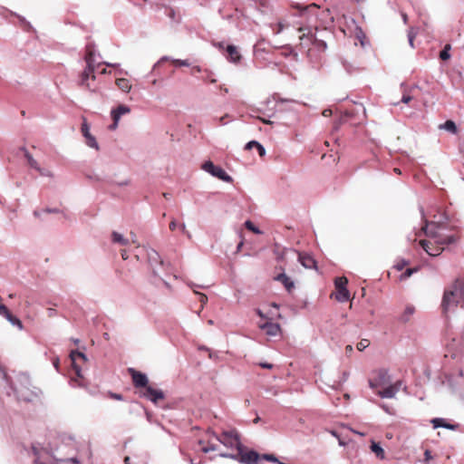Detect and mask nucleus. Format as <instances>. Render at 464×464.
Here are the masks:
<instances>
[{
	"label": "nucleus",
	"instance_id": "f257e3e1",
	"mask_svg": "<svg viewBox=\"0 0 464 464\" xmlns=\"http://www.w3.org/2000/svg\"><path fill=\"white\" fill-rule=\"evenodd\" d=\"M433 218L434 219L430 222L425 220V226L421 228V231L433 241L422 239L419 244L429 256H437L442 253L445 246L456 243L460 238V235L459 231L451 235L443 233L444 225L448 220V217L444 213H441L439 218L436 216Z\"/></svg>",
	"mask_w": 464,
	"mask_h": 464
},
{
	"label": "nucleus",
	"instance_id": "f03ea898",
	"mask_svg": "<svg viewBox=\"0 0 464 464\" xmlns=\"http://www.w3.org/2000/svg\"><path fill=\"white\" fill-rule=\"evenodd\" d=\"M460 304L464 307V278H457L454 283L445 290L441 309L442 313L447 315L448 313Z\"/></svg>",
	"mask_w": 464,
	"mask_h": 464
},
{
	"label": "nucleus",
	"instance_id": "7ed1b4c3",
	"mask_svg": "<svg viewBox=\"0 0 464 464\" xmlns=\"http://www.w3.org/2000/svg\"><path fill=\"white\" fill-rule=\"evenodd\" d=\"M297 30L299 33H302L299 36L301 47H308L307 55L311 59L318 61L321 60V56L317 55L315 53H324L327 48L326 43L323 40L316 39L310 30H308L307 33H304V30L306 29L302 26L298 27Z\"/></svg>",
	"mask_w": 464,
	"mask_h": 464
},
{
	"label": "nucleus",
	"instance_id": "20e7f679",
	"mask_svg": "<svg viewBox=\"0 0 464 464\" xmlns=\"http://www.w3.org/2000/svg\"><path fill=\"white\" fill-rule=\"evenodd\" d=\"M0 371L3 375V379L5 382L6 385L10 389V392H7L8 395L14 394L17 401H22L24 402H31L35 398H39L42 393L41 390L37 387H32L31 389H19L15 382H13L12 378L7 374L5 370L0 366Z\"/></svg>",
	"mask_w": 464,
	"mask_h": 464
},
{
	"label": "nucleus",
	"instance_id": "39448f33",
	"mask_svg": "<svg viewBox=\"0 0 464 464\" xmlns=\"http://www.w3.org/2000/svg\"><path fill=\"white\" fill-rule=\"evenodd\" d=\"M86 66L84 70L80 74V79L78 84L81 87H86L90 91H94L92 89L89 80H95L96 76L94 74L95 72V59H94V51L91 44L86 45V55H85Z\"/></svg>",
	"mask_w": 464,
	"mask_h": 464
},
{
	"label": "nucleus",
	"instance_id": "423d86ee",
	"mask_svg": "<svg viewBox=\"0 0 464 464\" xmlns=\"http://www.w3.org/2000/svg\"><path fill=\"white\" fill-rule=\"evenodd\" d=\"M147 257L151 269V276L153 277L151 282L153 284L161 283L167 285V283L162 279V276L167 273L168 265L163 262L160 255L155 250L147 252Z\"/></svg>",
	"mask_w": 464,
	"mask_h": 464
},
{
	"label": "nucleus",
	"instance_id": "0eeeda50",
	"mask_svg": "<svg viewBox=\"0 0 464 464\" xmlns=\"http://www.w3.org/2000/svg\"><path fill=\"white\" fill-rule=\"evenodd\" d=\"M81 359L84 362L88 361L87 355L80 351V350H72L70 353V362L71 367L73 372L76 375V378H71L70 384L73 387H83L84 383L82 382L84 378L82 375V367L77 363V360Z\"/></svg>",
	"mask_w": 464,
	"mask_h": 464
},
{
	"label": "nucleus",
	"instance_id": "6e6552de",
	"mask_svg": "<svg viewBox=\"0 0 464 464\" xmlns=\"http://www.w3.org/2000/svg\"><path fill=\"white\" fill-rule=\"evenodd\" d=\"M213 437L226 448L235 450L236 451L240 450L242 445L239 434L236 430H224L219 435L213 434Z\"/></svg>",
	"mask_w": 464,
	"mask_h": 464
},
{
	"label": "nucleus",
	"instance_id": "1a4fd4ad",
	"mask_svg": "<svg viewBox=\"0 0 464 464\" xmlns=\"http://www.w3.org/2000/svg\"><path fill=\"white\" fill-rule=\"evenodd\" d=\"M220 456L238 460L244 464H256L260 459V455L255 450L245 452L243 445L240 446V450H237L236 453H220Z\"/></svg>",
	"mask_w": 464,
	"mask_h": 464
},
{
	"label": "nucleus",
	"instance_id": "9d476101",
	"mask_svg": "<svg viewBox=\"0 0 464 464\" xmlns=\"http://www.w3.org/2000/svg\"><path fill=\"white\" fill-rule=\"evenodd\" d=\"M147 400L150 401L156 406L166 409L168 407V400L166 393L161 390L155 388L147 382Z\"/></svg>",
	"mask_w": 464,
	"mask_h": 464
},
{
	"label": "nucleus",
	"instance_id": "9b49d317",
	"mask_svg": "<svg viewBox=\"0 0 464 464\" xmlns=\"http://www.w3.org/2000/svg\"><path fill=\"white\" fill-rule=\"evenodd\" d=\"M348 279L345 276L337 277L334 280V285L336 289L335 299L338 302L343 303L349 300L350 294L346 286Z\"/></svg>",
	"mask_w": 464,
	"mask_h": 464
},
{
	"label": "nucleus",
	"instance_id": "f8f14e48",
	"mask_svg": "<svg viewBox=\"0 0 464 464\" xmlns=\"http://www.w3.org/2000/svg\"><path fill=\"white\" fill-rule=\"evenodd\" d=\"M127 372L131 377L133 385L140 389L139 396L145 397V372L137 371L132 367H129Z\"/></svg>",
	"mask_w": 464,
	"mask_h": 464
},
{
	"label": "nucleus",
	"instance_id": "ddd939ff",
	"mask_svg": "<svg viewBox=\"0 0 464 464\" xmlns=\"http://www.w3.org/2000/svg\"><path fill=\"white\" fill-rule=\"evenodd\" d=\"M202 169L210 173L212 176L218 178L221 180L229 182L232 180L231 177L220 167L214 165L210 160L206 161L202 165Z\"/></svg>",
	"mask_w": 464,
	"mask_h": 464
},
{
	"label": "nucleus",
	"instance_id": "4468645a",
	"mask_svg": "<svg viewBox=\"0 0 464 464\" xmlns=\"http://www.w3.org/2000/svg\"><path fill=\"white\" fill-rule=\"evenodd\" d=\"M291 9L296 10L298 13L295 14L301 17H306L307 19L311 14L316 15V11L319 6L316 4L304 5L300 3H292L290 5Z\"/></svg>",
	"mask_w": 464,
	"mask_h": 464
},
{
	"label": "nucleus",
	"instance_id": "2eb2a0df",
	"mask_svg": "<svg viewBox=\"0 0 464 464\" xmlns=\"http://www.w3.org/2000/svg\"><path fill=\"white\" fill-rule=\"evenodd\" d=\"M81 131L82 136L85 139L86 145L90 148L95 149L96 150H99V144L96 140V138L90 132V125L88 124L87 121L84 119L83 122L82 123Z\"/></svg>",
	"mask_w": 464,
	"mask_h": 464
},
{
	"label": "nucleus",
	"instance_id": "dca6fc26",
	"mask_svg": "<svg viewBox=\"0 0 464 464\" xmlns=\"http://www.w3.org/2000/svg\"><path fill=\"white\" fill-rule=\"evenodd\" d=\"M214 432H208V440L205 445V440H199V444L202 445V451L204 452H209V451H217L218 450V445L216 443V440L213 437Z\"/></svg>",
	"mask_w": 464,
	"mask_h": 464
},
{
	"label": "nucleus",
	"instance_id": "f3484780",
	"mask_svg": "<svg viewBox=\"0 0 464 464\" xmlns=\"http://www.w3.org/2000/svg\"><path fill=\"white\" fill-rule=\"evenodd\" d=\"M298 260L304 267L308 269H316V261L310 254L298 252Z\"/></svg>",
	"mask_w": 464,
	"mask_h": 464
},
{
	"label": "nucleus",
	"instance_id": "a211bd4d",
	"mask_svg": "<svg viewBox=\"0 0 464 464\" xmlns=\"http://www.w3.org/2000/svg\"><path fill=\"white\" fill-rule=\"evenodd\" d=\"M389 376L386 371L380 370L377 372V377L369 381L370 387L374 389L378 386L384 385L388 382Z\"/></svg>",
	"mask_w": 464,
	"mask_h": 464
},
{
	"label": "nucleus",
	"instance_id": "6ab92c4d",
	"mask_svg": "<svg viewBox=\"0 0 464 464\" xmlns=\"http://www.w3.org/2000/svg\"><path fill=\"white\" fill-rule=\"evenodd\" d=\"M15 384L19 389H25V390L31 389L32 383H31V379H30L29 374L26 372H19L16 375V383Z\"/></svg>",
	"mask_w": 464,
	"mask_h": 464
},
{
	"label": "nucleus",
	"instance_id": "aec40b11",
	"mask_svg": "<svg viewBox=\"0 0 464 464\" xmlns=\"http://www.w3.org/2000/svg\"><path fill=\"white\" fill-rule=\"evenodd\" d=\"M401 384V382H397L396 383L388 386L382 391H379L377 393L382 398H393L400 390Z\"/></svg>",
	"mask_w": 464,
	"mask_h": 464
},
{
	"label": "nucleus",
	"instance_id": "412c9836",
	"mask_svg": "<svg viewBox=\"0 0 464 464\" xmlns=\"http://www.w3.org/2000/svg\"><path fill=\"white\" fill-rule=\"evenodd\" d=\"M431 423L434 429L437 428H446L448 430H455L459 428L458 424H451L446 421V420L441 418H435L431 420Z\"/></svg>",
	"mask_w": 464,
	"mask_h": 464
},
{
	"label": "nucleus",
	"instance_id": "4be33fe9",
	"mask_svg": "<svg viewBox=\"0 0 464 464\" xmlns=\"http://www.w3.org/2000/svg\"><path fill=\"white\" fill-rule=\"evenodd\" d=\"M130 111V109L128 105L121 104L111 109V117L120 121L122 115L129 113Z\"/></svg>",
	"mask_w": 464,
	"mask_h": 464
},
{
	"label": "nucleus",
	"instance_id": "5701e85b",
	"mask_svg": "<svg viewBox=\"0 0 464 464\" xmlns=\"http://www.w3.org/2000/svg\"><path fill=\"white\" fill-rule=\"evenodd\" d=\"M11 14L13 16H15L19 20L20 25L24 31L28 32V33H35L36 32L35 29L31 24V23L29 21H27L24 16L20 15L19 14H17L15 12H11Z\"/></svg>",
	"mask_w": 464,
	"mask_h": 464
},
{
	"label": "nucleus",
	"instance_id": "b1692460",
	"mask_svg": "<svg viewBox=\"0 0 464 464\" xmlns=\"http://www.w3.org/2000/svg\"><path fill=\"white\" fill-rule=\"evenodd\" d=\"M260 328L270 336H276L280 332V326L275 323H266L260 325Z\"/></svg>",
	"mask_w": 464,
	"mask_h": 464
},
{
	"label": "nucleus",
	"instance_id": "393cba45",
	"mask_svg": "<svg viewBox=\"0 0 464 464\" xmlns=\"http://www.w3.org/2000/svg\"><path fill=\"white\" fill-rule=\"evenodd\" d=\"M275 280L280 282L288 292H291V290L295 287L294 282L292 279L287 276L285 273L278 274Z\"/></svg>",
	"mask_w": 464,
	"mask_h": 464
},
{
	"label": "nucleus",
	"instance_id": "a878e982",
	"mask_svg": "<svg viewBox=\"0 0 464 464\" xmlns=\"http://www.w3.org/2000/svg\"><path fill=\"white\" fill-rule=\"evenodd\" d=\"M130 402L129 412L130 414L140 415L142 411L145 412V406L135 400H128Z\"/></svg>",
	"mask_w": 464,
	"mask_h": 464
},
{
	"label": "nucleus",
	"instance_id": "bb28decb",
	"mask_svg": "<svg viewBox=\"0 0 464 464\" xmlns=\"http://www.w3.org/2000/svg\"><path fill=\"white\" fill-rule=\"evenodd\" d=\"M111 240L113 244L125 246L129 244V239L126 238L121 233L112 231L111 234Z\"/></svg>",
	"mask_w": 464,
	"mask_h": 464
},
{
	"label": "nucleus",
	"instance_id": "cd10ccee",
	"mask_svg": "<svg viewBox=\"0 0 464 464\" xmlns=\"http://www.w3.org/2000/svg\"><path fill=\"white\" fill-rule=\"evenodd\" d=\"M371 450L373 452L379 459H384L386 458L384 450L381 447V445L374 440L371 441Z\"/></svg>",
	"mask_w": 464,
	"mask_h": 464
},
{
	"label": "nucleus",
	"instance_id": "c85d7f7f",
	"mask_svg": "<svg viewBox=\"0 0 464 464\" xmlns=\"http://www.w3.org/2000/svg\"><path fill=\"white\" fill-rule=\"evenodd\" d=\"M439 129L445 130L452 134H456L458 132V128L455 122L451 120H448L443 124H440Z\"/></svg>",
	"mask_w": 464,
	"mask_h": 464
},
{
	"label": "nucleus",
	"instance_id": "c756f323",
	"mask_svg": "<svg viewBox=\"0 0 464 464\" xmlns=\"http://www.w3.org/2000/svg\"><path fill=\"white\" fill-rule=\"evenodd\" d=\"M116 85L123 92H129L131 89L129 80L125 78H118L116 80Z\"/></svg>",
	"mask_w": 464,
	"mask_h": 464
},
{
	"label": "nucleus",
	"instance_id": "7c9ffc66",
	"mask_svg": "<svg viewBox=\"0 0 464 464\" xmlns=\"http://www.w3.org/2000/svg\"><path fill=\"white\" fill-rule=\"evenodd\" d=\"M21 150L24 152V158L27 160V163L32 169H38V162L34 159L32 154L26 150L25 147H22Z\"/></svg>",
	"mask_w": 464,
	"mask_h": 464
},
{
	"label": "nucleus",
	"instance_id": "2f4dec72",
	"mask_svg": "<svg viewBox=\"0 0 464 464\" xmlns=\"http://www.w3.org/2000/svg\"><path fill=\"white\" fill-rule=\"evenodd\" d=\"M254 147L257 149V151H258V154L260 157H264L266 155L265 148L259 142H257L256 140H251V141L247 142L245 149L251 150Z\"/></svg>",
	"mask_w": 464,
	"mask_h": 464
},
{
	"label": "nucleus",
	"instance_id": "473e14b6",
	"mask_svg": "<svg viewBox=\"0 0 464 464\" xmlns=\"http://www.w3.org/2000/svg\"><path fill=\"white\" fill-rule=\"evenodd\" d=\"M5 319L13 325L18 327L20 330L23 329L22 321L11 312L6 314Z\"/></svg>",
	"mask_w": 464,
	"mask_h": 464
},
{
	"label": "nucleus",
	"instance_id": "72a5a7b5",
	"mask_svg": "<svg viewBox=\"0 0 464 464\" xmlns=\"http://www.w3.org/2000/svg\"><path fill=\"white\" fill-rule=\"evenodd\" d=\"M227 52L228 53L229 58L231 59V61L237 62L240 59V54L236 46L228 45L227 48Z\"/></svg>",
	"mask_w": 464,
	"mask_h": 464
},
{
	"label": "nucleus",
	"instance_id": "f704fd0d",
	"mask_svg": "<svg viewBox=\"0 0 464 464\" xmlns=\"http://www.w3.org/2000/svg\"><path fill=\"white\" fill-rule=\"evenodd\" d=\"M451 49L450 44H446L442 51L440 53V58L443 61H447L450 58V51Z\"/></svg>",
	"mask_w": 464,
	"mask_h": 464
},
{
	"label": "nucleus",
	"instance_id": "c9c22d12",
	"mask_svg": "<svg viewBox=\"0 0 464 464\" xmlns=\"http://www.w3.org/2000/svg\"><path fill=\"white\" fill-rule=\"evenodd\" d=\"M108 397L110 399L116 400V401H128L127 397L123 396L121 393H117V392H108Z\"/></svg>",
	"mask_w": 464,
	"mask_h": 464
},
{
	"label": "nucleus",
	"instance_id": "e433bc0d",
	"mask_svg": "<svg viewBox=\"0 0 464 464\" xmlns=\"http://www.w3.org/2000/svg\"><path fill=\"white\" fill-rule=\"evenodd\" d=\"M245 227H246L248 230L252 231V232H253V233H255V234H261V233H262V232H261V230H260L258 227H256L254 225V223H253L252 221H250V220L246 221V223H245Z\"/></svg>",
	"mask_w": 464,
	"mask_h": 464
},
{
	"label": "nucleus",
	"instance_id": "4c0bfd02",
	"mask_svg": "<svg viewBox=\"0 0 464 464\" xmlns=\"http://www.w3.org/2000/svg\"><path fill=\"white\" fill-rule=\"evenodd\" d=\"M285 27H287V24H285L283 22H278L273 26V31L276 34H280Z\"/></svg>",
	"mask_w": 464,
	"mask_h": 464
},
{
	"label": "nucleus",
	"instance_id": "58836bf2",
	"mask_svg": "<svg viewBox=\"0 0 464 464\" xmlns=\"http://www.w3.org/2000/svg\"><path fill=\"white\" fill-rule=\"evenodd\" d=\"M418 271V268L415 267V268H407L401 275V280H404V279H407L408 277H410L413 273L417 272Z\"/></svg>",
	"mask_w": 464,
	"mask_h": 464
},
{
	"label": "nucleus",
	"instance_id": "ea45409f",
	"mask_svg": "<svg viewBox=\"0 0 464 464\" xmlns=\"http://www.w3.org/2000/svg\"><path fill=\"white\" fill-rule=\"evenodd\" d=\"M370 345V341L368 339H362L356 345L359 351H363Z\"/></svg>",
	"mask_w": 464,
	"mask_h": 464
},
{
	"label": "nucleus",
	"instance_id": "a19ab883",
	"mask_svg": "<svg viewBox=\"0 0 464 464\" xmlns=\"http://www.w3.org/2000/svg\"><path fill=\"white\" fill-rule=\"evenodd\" d=\"M42 211L44 213H47V214H58V213H61L62 210L60 208H45L44 209H42Z\"/></svg>",
	"mask_w": 464,
	"mask_h": 464
},
{
	"label": "nucleus",
	"instance_id": "79ce46f5",
	"mask_svg": "<svg viewBox=\"0 0 464 464\" xmlns=\"http://www.w3.org/2000/svg\"><path fill=\"white\" fill-rule=\"evenodd\" d=\"M36 171L40 173L41 176L44 177H52V173L50 170L41 168L40 165H38V169H34Z\"/></svg>",
	"mask_w": 464,
	"mask_h": 464
},
{
	"label": "nucleus",
	"instance_id": "37998d69",
	"mask_svg": "<svg viewBox=\"0 0 464 464\" xmlns=\"http://www.w3.org/2000/svg\"><path fill=\"white\" fill-rule=\"evenodd\" d=\"M172 63L175 66H188L189 63L187 60H172Z\"/></svg>",
	"mask_w": 464,
	"mask_h": 464
},
{
	"label": "nucleus",
	"instance_id": "c03bdc74",
	"mask_svg": "<svg viewBox=\"0 0 464 464\" xmlns=\"http://www.w3.org/2000/svg\"><path fill=\"white\" fill-rule=\"evenodd\" d=\"M408 265V262H406L405 260H401V261H399L397 262V264L394 266V267L398 270V271H401L404 269V267Z\"/></svg>",
	"mask_w": 464,
	"mask_h": 464
},
{
	"label": "nucleus",
	"instance_id": "a18cd8bd",
	"mask_svg": "<svg viewBox=\"0 0 464 464\" xmlns=\"http://www.w3.org/2000/svg\"><path fill=\"white\" fill-rule=\"evenodd\" d=\"M9 312H10V310L8 309V307L5 304H0V315L5 317Z\"/></svg>",
	"mask_w": 464,
	"mask_h": 464
},
{
	"label": "nucleus",
	"instance_id": "49530a36",
	"mask_svg": "<svg viewBox=\"0 0 464 464\" xmlns=\"http://www.w3.org/2000/svg\"><path fill=\"white\" fill-rule=\"evenodd\" d=\"M194 293L198 294L199 295V302L201 303V305L203 306L208 302V296L202 293H198L196 290H194Z\"/></svg>",
	"mask_w": 464,
	"mask_h": 464
},
{
	"label": "nucleus",
	"instance_id": "de8ad7c7",
	"mask_svg": "<svg viewBox=\"0 0 464 464\" xmlns=\"http://www.w3.org/2000/svg\"><path fill=\"white\" fill-rule=\"evenodd\" d=\"M111 120H112V122L109 125L108 129L110 130H114L117 129L120 121L115 118H111Z\"/></svg>",
	"mask_w": 464,
	"mask_h": 464
},
{
	"label": "nucleus",
	"instance_id": "09e8293b",
	"mask_svg": "<svg viewBox=\"0 0 464 464\" xmlns=\"http://www.w3.org/2000/svg\"><path fill=\"white\" fill-rule=\"evenodd\" d=\"M432 459H433V457L431 455L430 450H426L425 452H424V461H425V463L428 464L429 461L431 460Z\"/></svg>",
	"mask_w": 464,
	"mask_h": 464
},
{
	"label": "nucleus",
	"instance_id": "8fccbe9b",
	"mask_svg": "<svg viewBox=\"0 0 464 464\" xmlns=\"http://www.w3.org/2000/svg\"><path fill=\"white\" fill-rule=\"evenodd\" d=\"M53 362V367L55 368V370H56L58 372H60L61 371H60V359H59V357H57V356H56V357H54V358L53 359V362Z\"/></svg>",
	"mask_w": 464,
	"mask_h": 464
},
{
	"label": "nucleus",
	"instance_id": "3c124183",
	"mask_svg": "<svg viewBox=\"0 0 464 464\" xmlns=\"http://www.w3.org/2000/svg\"><path fill=\"white\" fill-rule=\"evenodd\" d=\"M412 100V97L409 94H403L401 98V102L404 103H409Z\"/></svg>",
	"mask_w": 464,
	"mask_h": 464
},
{
	"label": "nucleus",
	"instance_id": "603ef678",
	"mask_svg": "<svg viewBox=\"0 0 464 464\" xmlns=\"http://www.w3.org/2000/svg\"><path fill=\"white\" fill-rule=\"evenodd\" d=\"M177 227H178V224H177L176 220H174V219L171 220L169 223V229L171 231H174L177 228Z\"/></svg>",
	"mask_w": 464,
	"mask_h": 464
},
{
	"label": "nucleus",
	"instance_id": "864d4df0",
	"mask_svg": "<svg viewBox=\"0 0 464 464\" xmlns=\"http://www.w3.org/2000/svg\"><path fill=\"white\" fill-rule=\"evenodd\" d=\"M259 365H260V367L265 368V369H272L273 368V364L268 363V362H261V363H259Z\"/></svg>",
	"mask_w": 464,
	"mask_h": 464
},
{
	"label": "nucleus",
	"instance_id": "5fc2aeb1",
	"mask_svg": "<svg viewBox=\"0 0 464 464\" xmlns=\"http://www.w3.org/2000/svg\"><path fill=\"white\" fill-rule=\"evenodd\" d=\"M67 461L74 463V464L80 463V460L77 457L69 458V459H67Z\"/></svg>",
	"mask_w": 464,
	"mask_h": 464
},
{
	"label": "nucleus",
	"instance_id": "6e6d98bb",
	"mask_svg": "<svg viewBox=\"0 0 464 464\" xmlns=\"http://www.w3.org/2000/svg\"><path fill=\"white\" fill-rule=\"evenodd\" d=\"M180 228L184 234H186L188 237H190V234L187 231L186 226L184 224L180 225Z\"/></svg>",
	"mask_w": 464,
	"mask_h": 464
},
{
	"label": "nucleus",
	"instance_id": "4d7b16f0",
	"mask_svg": "<svg viewBox=\"0 0 464 464\" xmlns=\"http://www.w3.org/2000/svg\"><path fill=\"white\" fill-rule=\"evenodd\" d=\"M121 257H122L124 260L128 259V254H127V251H126L125 249H122V250L121 251Z\"/></svg>",
	"mask_w": 464,
	"mask_h": 464
},
{
	"label": "nucleus",
	"instance_id": "13d9d810",
	"mask_svg": "<svg viewBox=\"0 0 464 464\" xmlns=\"http://www.w3.org/2000/svg\"><path fill=\"white\" fill-rule=\"evenodd\" d=\"M32 450H33V453H34V456H38L39 451H38L37 448L34 444L32 445Z\"/></svg>",
	"mask_w": 464,
	"mask_h": 464
},
{
	"label": "nucleus",
	"instance_id": "bf43d9fd",
	"mask_svg": "<svg viewBox=\"0 0 464 464\" xmlns=\"http://www.w3.org/2000/svg\"><path fill=\"white\" fill-rule=\"evenodd\" d=\"M42 212H43L42 210H34V216L35 218H40V217H41V213H42Z\"/></svg>",
	"mask_w": 464,
	"mask_h": 464
},
{
	"label": "nucleus",
	"instance_id": "052dcab7",
	"mask_svg": "<svg viewBox=\"0 0 464 464\" xmlns=\"http://www.w3.org/2000/svg\"><path fill=\"white\" fill-rule=\"evenodd\" d=\"M331 113H332L331 110H324L323 111V115L325 116V117L330 116Z\"/></svg>",
	"mask_w": 464,
	"mask_h": 464
},
{
	"label": "nucleus",
	"instance_id": "680f3d73",
	"mask_svg": "<svg viewBox=\"0 0 464 464\" xmlns=\"http://www.w3.org/2000/svg\"><path fill=\"white\" fill-rule=\"evenodd\" d=\"M414 312V308L413 307H407L406 309V313L409 314H412Z\"/></svg>",
	"mask_w": 464,
	"mask_h": 464
},
{
	"label": "nucleus",
	"instance_id": "e2e57ef3",
	"mask_svg": "<svg viewBox=\"0 0 464 464\" xmlns=\"http://www.w3.org/2000/svg\"><path fill=\"white\" fill-rule=\"evenodd\" d=\"M128 180H124V181H121V182H119L117 183L119 187H122V186H125V185H128Z\"/></svg>",
	"mask_w": 464,
	"mask_h": 464
},
{
	"label": "nucleus",
	"instance_id": "0e129e2a",
	"mask_svg": "<svg viewBox=\"0 0 464 464\" xmlns=\"http://www.w3.org/2000/svg\"><path fill=\"white\" fill-rule=\"evenodd\" d=\"M106 65L115 67V68L120 66L119 63H106Z\"/></svg>",
	"mask_w": 464,
	"mask_h": 464
},
{
	"label": "nucleus",
	"instance_id": "69168bd1",
	"mask_svg": "<svg viewBox=\"0 0 464 464\" xmlns=\"http://www.w3.org/2000/svg\"><path fill=\"white\" fill-rule=\"evenodd\" d=\"M345 350H346L347 353H351L353 351V346L352 345H347L345 347Z\"/></svg>",
	"mask_w": 464,
	"mask_h": 464
},
{
	"label": "nucleus",
	"instance_id": "338daca9",
	"mask_svg": "<svg viewBox=\"0 0 464 464\" xmlns=\"http://www.w3.org/2000/svg\"><path fill=\"white\" fill-rule=\"evenodd\" d=\"M409 41H410L411 45L412 46L413 45V36L411 34L409 35Z\"/></svg>",
	"mask_w": 464,
	"mask_h": 464
},
{
	"label": "nucleus",
	"instance_id": "774afa93",
	"mask_svg": "<svg viewBox=\"0 0 464 464\" xmlns=\"http://www.w3.org/2000/svg\"><path fill=\"white\" fill-rule=\"evenodd\" d=\"M393 170H394L395 173L401 174V169H400L395 168Z\"/></svg>",
	"mask_w": 464,
	"mask_h": 464
}]
</instances>
